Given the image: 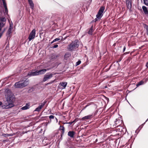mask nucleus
<instances>
[{"label":"nucleus","instance_id":"obj_8","mask_svg":"<svg viewBox=\"0 0 148 148\" xmlns=\"http://www.w3.org/2000/svg\"><path fill=\"white\" fill-rule=\"evenodd\" d=\"M46 103V101H45L43 103L40 104L38 107L35 109L34 111L39 112L40 110L41 109L44 107Z\"/></svg>","mask_w":148,"mask_h":148},{"label":"nucleus","instance_id":"obj_20","mask_svg":"<svg viewBox=\"0 0 148 148\" xmlns=\"http://www.w3.org/2000/svg\"><path fill=\"white\" fill-rule=\"evenodd\" d=\"M142 9L145 14H148V10H147V8L146 6H143Z\"/></svg>","mask_w":148,"mask_h":148},{"label":"nucleus","instance_id":"obj_25","mask_svg":"<svg viewBox=\"0 0 148 148\" xmlns=\"http://www.w3.org/2000/svg\"><path fill=\"white\" fill-rule=\"evenodd\" d=\"M2 136L4 137H7L10 136H12V134H2Z\"/></svg>","mask_w":148,"mask_h":148},{"label":"nucleus","instance_id":"obj_15","mask_svg":"<svg viewBox=\"0 0 148 148\" xmlns=\"http://www.w3.org/2000/svg\"><path fill=\"white\" fill-rule=\"evenodd\" d=\"M92 115L90 114L86 116L83 117L82 119V120H85L86 119H90L92 118Z\"/></svg>","mask_w":148,"mask_h":148},{"label":"nucleus","instance_id":"obj_2","mask_svg":"<svg viewBox=\"0 0 148 148\" xmlns=\"http://www.w3.org/2000/svg\"><path fill=\"white\" fill-rule=\"evenodd\" d=\"M79 43L78 40H76L72 42L68 46V49L70 51H72L78 47Z\"/></svg>","mask_w":148,"mask_h":148},{"label":"nucleus","instance_id":"obj_39","mask_svg":"<svg viewBox=\"0 0 148 148\" xmlns=\"http://www.w3.org/2000/svg\"><path fill=\"white\" fill-rule=\"evenodd\" d=\"M1 25H2V27H3L4 26V24H3V23H0V26Z\"/></svg>","mask_w":148,"mask_h":148},{"label":"nucleus","instance_id":"obj_4","mask_svg":"<svg viewBox=\"0 0 148 148\" xmlns=\"http://www.w3.org/2000/svg\"><path fill=\"white\" fill-rule=\"evenodd\" d=\"M35 35L36 30L35 29H33L31 32L29 36L28 39H29V41L34 39L35 37Z\"/></svg>","mask_w":148,"mask_h":148},{"label":"nucleus","instance_id":"obj_37","mask_svg":"<svg viewBox=\"0 0 148 148\" xmlns=\"http://www.w3.org/2000/svg\"><path fill=\"white\" fill-rule=\"evenodd\" d=\"M58 45H55L53 47L54 48H56L58 47Z\"/></svg>","mask_w":148,"mask_h":148},{"label":"nucleus","instance_id":"obj_11","mask_svg":"<svg viewBox=\"0 0 148 148\" xmlns=\"http://www.w3.org/2000/svg\"><path fill=\"white\" fill-rule=\"evenodd\" d=\"M75 134V132L73 131H70L68 133V135L71 138H73Z\"/></svg>","mask_w":148,"mask_h":148},{"label":"nucleus","instance_id":"obj_14","mask_svg":"<svg viewBox=\"0 0 148 148\" xmlns=\"http://www.w3.org/2000/svg\"><path fill=\"white\" fill-rule=\"evenodd\" d=\"M127 7L128 8H131V0H126Z\"/></svg>","mask_w":148,"mask_h":148},{"label":"nucleus","instance_id":"obj_23","mask_svg":"<svg viewBox=\"0 0 148 148\" xmlns=\"http://www.w3.org/2000/svg\"><path fill=\"white\" fill-rule=\"evenodd\" d=\"M60 85L64 87V88L66 86L67 84V83L66 82H62L60 83Z\"/></svg>","mask_w":148,"mask_h":148},{"label":"nucleus","instance_id":"obj_19","mask_svg":"<svg viewBox=\"0 0 148 148\" xmlns=\"http://www.w3.org/2000/svg\"><path fill=\"white\" fill-rule=\"evenodd\" d=\"M12 25H13V24H12V23L11 24L10 23V27L8 29V33L9 34H10L11 33V31L12 29Z\"/></svg>","mask_w":148,"mask_h":148},{"label":"nucleus","instance_id":"obj_3","mask_svg":"<svg viewBox=\"0 0 148 148\" xmlns=\"http://www.w3.org/2000/svg\"><path fill=\"white\" fill-rule=\"evenodd\" d=\"M104 9L105 7H104L102 6L100 8L98 14H97L96 16L97 18L99 19L101 18L103 15V13L104 10Z\"/></svg>","mask_w":148,"mask_h":148},{"label":"nucleus","instance_id":"obj_7","mask_svg":"<svg viewBox=\"0 0 148 148\" xmlns=\"http://www.w3.org/2000/svg\"><path fill=\"white\" fill-rule=\"evenodd\" d=\"M46 103V101H45L43 103L40 104L38 107L35 109L34 111L39 112L40 110L41 109L44 107Z\"/></svg>","mask_w":148,"mask_h":148},{"label":"nucleus","instance_id":"obj_49","mask_svg":"<svg viewBox=\"0 0 148 148\" xmlns=\"http://www.w3.org/2000/svg\"><path fill=\"white\" fill-rule=\"evenodd\" d=\"M97 139H96V141H97Z\"/></svg>","mask_w":148,"mask_h":148},{"label":"nucleus","instance_id":"obj_18","mask_svg":"<svg viewBox=\"0 0 148 148\" xmlns=\"http://www.w3.org/2000/svg\"><path fill=\"white\" fill-rule=\"evenodd\" d=\"M57 56H58L56 54H52L50 56L49 58L51 60H52L56 59Z\"/></svg>","mask_w":148,"mask_h":148},{"label":"nucleus","instance_id":"obj_26","mask_svg":"<svg viewBox=\"0 0 148 148\" xmlns=\"http://www.w3.org/2000/svg\"><path fill=\"white\" fill-rule=\"evenodd\" d=\"M4 7V8L5 9V12L6 13H8V10L7 8V4H6L3 5Z\"/></svg>","mask_w":148,"mask_h":148},{"label":"nucleus","instance_id":"obj_35","mask_svg":"<svg viewBox=\"0 0 148 148\" xmlns=\"http://www.w3.org/2000/svg\"><path fill=\"white\" fill-rule=\"evenodd\" d=\"M99 19H98V18H97V17H96V18H95L94 20H93L92 21L93 22H96V21H97V20Z\"/></svg>","mask_w":148,"mask_h":148},{"label":"nucleus","instance_id":"obj_10","mask_svg":"<svg viewBox=\"0 0 148 148\" xmlns=\"http://www.w3.org/2000/svg\"><path fill=\"white\" fill-rule=\"evenodd\" d=\"M49 70V69H47L40 70L38 71V75L44 74L47 70Z\"/></svg>","mask_w":148,"mask_h":148},{"label":"nucleus","instance_id":"obj_41","mask_svg":"<svg viewBox=\"0 0 148 148\" xmlns=\"http://www.w3.org/2000/svg\"><path fill=\"white\" fill-rule=\"evenodd\" d=\"M125 49H126V47H124V48H123V51L124 52L125 51Z\"/></svg>","mask_w":148,"mask_h":148},{"label":"nucleus","instance_id":"obj_32","mask_svg":"<svg viewBox=\"0 0 148 148\" xmlns=\"http://www.w3.org/2000/svg\"><path fill=\"white\" fill-rule=\"evenodd\" d=\"M49 118L50 119H53L55 118V116L52 115H51L49 116Z\"/></svg>","mask_w":148,"mask_h":148},{"label":"nucleus","instance_id":"obj_1","mask_svg":"<svg viewBox=\"0 0 148 148\" xmlns=\"http://www.w3.org/2000/svg\"><path fill=\"white\" fill-rule=\"evenodd\" d=\"M10 90L7 89L5 90V96L6 100L4 105L2 106L3 109H8L14 106L13 99L14 97Z\"/></svg>","mask_w":148,"mask_h":148},{"label":"nucleus","instance_id":"obj_21","mask_svg":"<svg viewBox=\"0 0 148 148\" xmlns=\"http://www.w3.org/2000/svg\"><path fill=\"white\" fill-rule=\"evenodd\" d=\"M29 3L32 9L33 10L34 8V4L32 0H28Z\"/></svg>","mask_w":148,"mask_h":148},{"label":"nucleus","instance_id":"obj_9","mask_svg":"<svg viewBox=\"0 0 148 148\" xmlns=\"http://www.w3.org/2000/svg\"><path fill=\"white\" fill-rule=\"evenodd\" d=\"M121 123L122 122L121 121H120L119 120L116 119L115 121V124L114 125V127H117L119 126Z\"/></svg>","mask_w":148,"mask_h":148},{"label":"nucleus","instance_id":"obj_29","mask_svg":"<svg viewBox=\"0 0 148 148\" xmlns=\"http://www.w3.org/2000/svg\"><path fill=\"white\" fill-rule=\"evenodd\" d=\"M60 40V39L59 38H56L53 40V41L51 42V43H53L56 41H58Z\"/></svg>","mask_w":148,"mask_h":148},{"label":"nucleus","instance_id":"obj_12","mask_svg":"<svg viewBox=\"0 0 148 148\" xmlns=\"http://www.w3.org/2000/svg\"><path fill=\"white\" fill-rule=\"evenodd\" d=\"M14 87L16 88H22L21 82H19L16 83L14 84Z\"/></svg>","mask_w":148,"mask_h":148},{"label":"nucleus","instance_id":"obj_47","mask_svg":"<svg viewBox=\"0 0 148 148\" xmlns=\"http://www.w3.org/2000/svg\"><path fill=\"white\" fill-rule=\"evenodd\" d=\"M148 120V119H147V120H146V121H147Z\"/></svg>","mask_w":148,"mask_h":148},{"label":"nucleus","instance_id":"obj_28","mask_svg":"<svg viewBox=\"0 0 148 148\" xmlns=\"http://www.w3.org/2000/svg\"><path fill=\"white\" fill-rule=\"evenodd\" d=\"M144 3L145 4L148 6V0H143Z\"/></svg>","mask_w":148,"mask_h":148},{"label":"nucleus","instance_id":"obj_34","mask_svg":"<svg viewBox=\"0 0 148 148\" xmlns=\"http://www.w3.org/2000/svg\"><path fill=\"white\" fill-rule=\"evenodd\" d=\"M54 82V81H52L50 82H49L48 83H47L46 84V85H47L51 84L53 83Z\"/></svg>","mask_w":148,"mask_h":148},{"label":"nucleus","instance_id":"obj_48","mask_svg":"<svg viewBox=\"0 0 148 148\" xmlns=\"http://www.w3.org/2000/svg\"><path fill=\"white\" fill-rule=\"evenodd\" d=\"M97 139H96V141H97Z\"/></svg>","mask_w":148,"mask_h":148},{"label":"nucleus","instance_id":"obj_38","mask_svg":"<svg viewBox=\"0 0 148 148\" xmlns=\"http://www.w3.org/2000/svg\"><path fill=\"white\" fill-rule=\"evenodd\" d=\"M73 123L72 122H68V123H67V124H71Z\"/></svg>","mask_w":148,"mask_h":148},{"label":"nucleus","instance_id":"obj_46","mask_svg":"<svg viewBox=\"0 0 148 148\" xmlns=\"http://www.w3.org/2000/svg\"><path fill=\"white\" fill-rule=\"evenodd\" d=\"M102 0V1H105L106 0Z\"/></svg>","mask_w":148,"mask_h":148},{"label":"nucleus","instance_id":"obj_44","mask_svg":"<svg viewBox=\"0 0 148 148\" xmlns=\"http://www.w3.org/2000/svg\"><path fill=\"white\" fill-rule=\"evenodd\" d=\"M1 28L0 27V31H1Z\"/></svg>","mask_w":148,"mask_h":148},{"label":"nucleus","instance_id":"obj_31","mask_svg":"<svg viewBox=\"0 0 148 148\" xmlns=\"http://www.w3.org/2000/svg\"><path fill=\"white\" fill-rule=\"evenodd\" d=\"M81 63V61L80 60H79L78 62H76V66H77L79 65Z\"/></svg>","mask_w":148,"mask_h":148},{"label":"nucleus","instance_id":"obj_45","mask_svg":"<svg viewBox=\"0 0 148 148\" xmlns=\"http://www.w3.org/2000/svg\"><path fill=\"white\" fill-rule=\"evenodd\" d=\"M55 118H56V120L57 121V119L56 117H55Z\"/></svg>","mask_w":148,"mask_h":148},{"label":"nucleus","instance_id":"obj_42","mask_svg":"<svg viewBox=\"0 0 148 148\" xmlns=\"http://www.w3.org/2000/svg\"><path fill=\"white\" fill-rule=\"evenodd\" d=\"M2 102L1 101H0V106H1L2 105Z\"/></svg>","mask_w":148,"mask_h":148},{"label":"nucleus","instance_id":"obj_40","mask_svg":"<svg viewBox=\"0 0 148 148\" xmlns=\"http://www.w3.org/2000/svg\"><path fill=\"white\" fill-rule=\"evenodd\" d=\"M146 66L147 68H148V62L147 63Z\"/></svg>","mask_w":148,"mask_h":148},{"label":"nucleus","instance_id":"obj_33","mask_svg":"<svg viewBox=\"0 0 148 148\" xmlns=\"http://www.w3.org/2000/svg\"><path fill=\"white\" fill-rule=\"evenodd\" d=\"M70 56V55L68 53H67L65 54L64 56V57L65 58H66V57H69Z\"/></svg>","mask_w":148,"mask_h":148},{"label":"nucleus","instance_id":"obj_16","mask_svg":"<svg viewBox=\"0 0 148 148\" xmlns=\"http://www.w3.org/2000/svg\"><path fill=\"white\" fill-rule=\"evenodd\" d=\"M94 30L93 27V26H92L88 32V34L90 35H92Z\"/></svg>","mask_w":148,"mask_h":148},{"label":"nucleus","instance_id":"obj_13","mask_svg":"<svg viewBox=\"0 0 148 148\" xmlns=\"http://www.w3.org/2000/svg\"><path fill=\"white\" fill-rule=\"evenodd\" d=\"M28 75L30 76L38 75V71H32L28 73Z\"/></svg>","mask_w":148,"mask_h":148},{"label":"nucleus","instance_id":"obj_30","mask_svg":"<svg viewBox=\"0 0 148 148\" xmlns=\"http://www.w3.org/2000/svg\"><path fill=\"white\" fill-rule=\"evenodd\" d=\"M60 127L61 128V129L62 131V133L63 134L64 131V127L63 126H60Z\"/></svg>","mask_w":148,"mask_h":148},{"label":"nucleus","instance_id":"obj_6","mask_svg":"<svg viewBox=\"0 0 148 148\" xmlns=\"http://www.w3.org/2000/svg\"><path fill=\"white\" fill-rule=\"evenodd\" d=\"M46 103V101H45L43 103L40 104L38 107L35 109L34 111L39 112L40 110L41 109L44 107Z\"/></svg>","mask_w":148,"mask_h":148},{"label":"nucleus","instance_id":"obj_36","mask_svg":"<svg viewBox=\"0 0 148 148\" xmlns=\"http://www.w3.org/2000/svg\"><path fill=\"white\" fill-rule=\"evenodd\" d=\"M3 2V5L6 4L5 0H2Z\"/></svg>","mask_w":148,"mask_h":148},{"label":"nucleus","instance_id":"obj_17","mask_svg":"<svg viewBox=\"0 0 148 148\" xmlns=\"http://www.w3.org/2000/svg\"><path fill=\"white\" fill-rule=\"evenodd\" d=\"M30 107L29 104L28 103L26 104L25 106H23L21 108V109L22 110H27Z\"/></svg>","mask_w":148,"mask_h":148},{"label":"nucleus","instance_id":"obj_5","mask_svg":"<svg viewBox=\"0 0 148 148\" xmlns=\"http://www.w3.org/2000/svg\"><path fill=\"white\" fill-rule=\"evenodd\" d=\"M53 76V74L52 73H47L45 74L44 76L43 79V82H45L48 79H51Z\"/></svg>","mask_w":148,"mask_h":148},{"label":"nucleus","instance_id":"obj_43","mask_svg":"<svg viewBox=\"0 0 148 148\" xmlns=\"http://www.w3.org/2000/svg\"><path fill=\"white\" fill-rule=\"evenodd\" d=\"M76 121V119L75 120L73 121H72L73 123Z\"/></svg>","mask_w":148,"mask_h":148},{"label":"nucleus","instance_id":"obj_27","mask_svg":"<svg viewBox=\"0 0 148 148\" xmlns=\"http://www.w3.org/2000/svg\"><path fill=\"white\" fill-rule=\"evenodd\" d=\"M143 81H141L140 82L137 84L136 85V86L137 87L143 84Z\"/></svg>","mask_w":148,"mask_h":148},{"label":"nucleus","instance_id":"obj_22","mask_svg":"<svg viewBox=\"0 0 148 148\" xmlns=\"http://www.w3.org/2000/svg\"><path fill=\"white\" fill-rule=\"evenodd\" d=\"M21 84L23 88L27 85L28 84V81H25L23 83L21 82Z\"/></svg>","mask_w":148,"mask_h":148},{"label":"nucleus","instance_id":"obj_24","mask_svg":"<svg viewBox=\"0 0 148 148\" xmlns=\"http://www.w3.org/2000/svg\"><path fill=\"white\" fill-rule=\"evenodd\" d=\"M6 19L3 17H0V21L5 22L6 21Z\"/></svg>","mask_w":148,"mask_h":148}]
</instances>
